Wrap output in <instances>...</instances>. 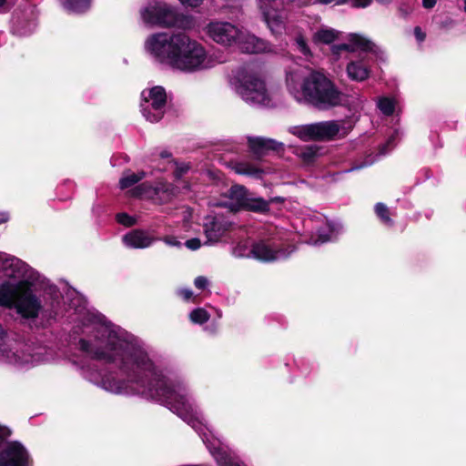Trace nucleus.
<instances>
[{"mask_svg":"<svg viewBox=\"0 0 466 466\" xmlns=\"http://www.w3.org/2000/svg\"><path fill=\"white\" fill-rule=\"evenodd\" d=\"M52 360L51 350L9 338L0 325V362L15 367H30Z\"/></svg>","mask_w":466,"mask_h":466,"instance_id":"obj_4","label":"nucleus"},{"mask_svg":"<svg viewBox=\"0 0 466 466\" xmlns=\"http://www.w3.org/2000/svg\"><path fill=\"white\" fill-rule=\"evenodd\" d=\"M194 284L197 289H204L208 286V280L207 278L199 276V277L196 278Z\"/></svg>","mask_w":466,"mask_h":466,"instance_id":"obj_38","label":"nucleus"},{"mask_svg":"<svg viewBox=\"0 0 466 466\" xmlns=\"http://www.w3.org/2000/svg\"><path fill=\"white\" fill-rule=\"evenodd\" d=\"M392 1L393 0H376L377 3L383 5H388L391 4Z\"/></svg>","mask_w":466,"mask_h":466,"instance_id":"obj_50","label":"nucleus"},{"mask_svg":"<svg viewBox=\"0 0 466 466\" xmlns=\"http://www.w3.org/2000/svg\"><path fill=\"white\" fill-rule=\"evenodd\" d=\"M7 0H0V7H3L6 4Z\"/></svg>","mask_w":466,"mask_h":466,"instance_id":"obj_52","label":"nucleus"},{"mask_svg":"<svg viewBox=\"0 0 466 466\" xmlns=\"http://www.w3.org/2000/svg\"><path fill=\"white\" fill-rule=\"evenodd\" d=\"M399 12L401 16L406 17L412 12V8L407 5H401L399 7Z\"/></svg>","mask_w":466,"mask_h":466,"instance_id":"obj_42","label":"nucleus"},{"mask_svg":"<svg viewBox=\"0 0 466 466\" xmlns=\"http://www.w3.org/2000/svg\"><path fill=\"white\" fill-rule=\"evenodd\" d=\"M92 0H62L66 9L73 13L86 11L91 5Z\"/></svg>","mask_w":466,"mask_h":466,"instance_id":"obj_27","label":"nucleus"},{"mask_svg":"<svg viewBox=\"0 0 466 466\" xmlns=\"http://www.w3.org/2000/svg\"><path fill=\"white\" fill-rule=\"evenodd\" d=\"M248 146L250 150L258 156L266 154L269 150L281 151L283 150L284 145L281 142H278L274 139L264 138V137H249Z\"/></svg>","mask_w":466,"mask_h":466,"instance_id":"obj_21","label":"nucleus"},{"mask_svg":"<svg viewBox=\"0 0 466 466\" xmlns=\"http://www.w3.org/2000/svg\"><path fill=\"white\" fill-rule=\"evenodd\" d=\"M299 156L305 163H311L320 156V148L313 145L306 146L300 149Z\"/></svg>","mask_w":466,"mask_h":466,"instance_id":"obj_29","label":"nucleus"},{"mask_svg":"<svg viewBox=\"0 0 466 466\" xmlns=\"http://www.w3.org/2000/svg\"><path fill=\"white\" fill-rule=\"evenodd\" d=\"M392 139H393V137H390V138L389 139V141H388V143H387V144H388V145H389V144H390V143L392 142Z\"/></svg>","mask_w":466,"mask_h":466,"instance_id":"obj_53","label":"nucleus"},{"mask_svg":"<svg viewBox=\"0 0 466 466\" xmlns=\"http://www.w3.org/2000/svg\"><path fill=\"white\" fill-rule=\"evenodd\" d=\"M7 435V431L5 428H3L2 426H0V444L2 443L3 440L5 438V436Z\"/></svg>","mask_w":466,"mask_h":466,"instance_id":"obj_48","label":"nucleus"},{"mask_svg":"<svg viewBox=\"0 0 466 466\" xmlns=\"http://www.w3.org/2000/svg\"><path fill=\"white\" fill-rule=\"evenodd\" d=\"M9 219V215L6 212L0 211V224L5 223Z\"/></svg>","mask_w":466,"mask_h":466,"instance_id":"obj_46","label":"nucleus"},{"mask_svg":"<svg viewBox=\"0 0 466 466\" xmlns=\"http://www.w3.org/2000/svg\"><path fill=\"white\" fill-rule=\"evenodd\" d=\"M229 227L230 223L221 217L208 218L205 223V234L208 241L210 243L218 241Z\"/></svg>","mask_w":466,"mask_h":466,"instance_id":"obj_18","label":"nucleus"},{"mask_svg":"<svg viewBox=\"0 0 466 466\" xmlns=\"http://www.w3.org/2000/svg\"><path fill=\"white\" fill-rule=\"evenodd\" d=\"M348 41V43L333 46L332 52L337 55L343 51L353 53L357 50H370L372 46V43L369 39L359 34H350Z\"/></svg>","mask_w":466,"mask_h":466,"instance_id":"obj_17","label":"nucleus"},{"mask_svg":"<svg viewBox=\"0 0 466 466\" xmlns=\"http://www.w3.org/2000/svg\"><path fill=\"white\" fill-rule=\"evenodd\" d=\"M295 248L290 245L283 247L281 243L276 240H260L253 244L250 253L252 258L265 261L272 262L287 258Z\"/></svg>","mask_w":466,"mask_h":466,"instance_id":"obj_12","label":"nucleus"},{"mask_svg":"<svg viewBox=\"0 0 466 466\" xmlns=\"http://www.w3.org/2000/svg\"><path fill=\"white\" fill-rule=\"evenodd\" d=\"M263 18L269 30L274 35H280L285 30L287 12L284 8H279L277 0H258Z\"/></svg>","mask_w":466,"mask_h":466,"instance_id":"obj_13","label":"nucleus"},{"mask_svg":"<svg viewBox=\"0 0 466 466\" xmlns=\"http://www.w3.org/2000/svg\"><path fill=\"white\" fill-rule=\"evenodd\" d=\"M29 454L18 441L5 443L0 451V466H28Z\"/></svg>","mask_w":466,"mask_h":466,"instance_id":"obj_14","label":"nucleus"},{"mask_svg":"<svg viewBox=\"0 0 466 466\" xmlns=\"http://www.w3.org/2000/svg\"><path fill=\"white\" fill-rule=\"evenodd\" d=\"M375 212H376L377 216L382 220L383 223H385L387 225L392 224V221L390 218L389 209L384 204L378 203L375 206Z\"/></svg>","mask_w":466,"mask_h":466,"instance_id":"obj_33","label":"nucleus"},{"mask_svg":"<svg viewBox=\"0 0 466 466\" xmlns=\"http://www.w3.org/2000/svg\"><path fill=\"white\" fill-rule=\"evenodd\" d=\"M296 43H297V46H298L299 50V51H300L304 56H309V55H310L309 48L308 47L307 43H306L305 39H304L302 36H299V37L296 39Z\"/></svg>","mask_w":466,"mask_h":466,"instance_id":"obj_36","label":"nucleus"},{"mask_svg":"<svg viewBox=\"0 0 466 466\" xmlns=\"http://www.w3.org/2000/svg\"><path fill=\"white\" fill-rule=\"evenodd\" d=\"M340 32L328 26H321L312 36L315 44L329 45L339 37Z\"/></svg>","mask_w":466,"mask_h":466,"instance_id":"obj_22","label":"nucleus"},{"mask_svg":"<svg viewBox=\"0 0 466 466\" xmlns=\"http://www.w3.org/2000/svg\"><path fill=\"white\" fill-rule=\"evenodd\" d=\"M0 307L15 309L23 318L35 319L43 306L31 285L0 280Z\"/></svg>","mask_w":466,"mask_h":466,"instance_id":"obj_6","label":"nucleus"},{"mask_svg":"<svg viewBox=\"0 0 466 466\" xmlns=\"http://www.w3.org/2000/svg\"><path fill=\"white\" fill-rule=\"evenodd\" d=\"M141 111L151 123L159 121L165 113L167 95L162 86L145 89L142 94Z\"/></svg>","mask_w":466,"mask_h":466,"instance_id":"obj_11","label":"nucleus"},{"mask_svg":"<svg viewBox=\"0 0 466 466\" xmlns=\"http://www.w3.org/2000/svg\"><path fill=\"white\" fill-rule=\"evenodd\" d=\"M203 32L217 45L234 47L239 37L240 28L228 21L211 19L204 25Z\"/></svg>","mask_w":466,"mask_h":466,"instance_id":"obj_9","label":"nucleus"},{"mask_svg":"<svg viewBox=\"0 0 466 466\" xmlns=\"http://www.w3.org/2000/svg\"><path fill=\"white\" fill-rule=\"evenodd\" d=\"M160 157L163 159L164 164L163 167H159L158 168L160 170H174L177 177L182 176L189 168L187 164H178L177 162L174 161L171 157V155L167 151H162L160 153Z\"/></svg>","mask_w":466,"mask_h":466,"instance_id":"obj_23","label":"nucleus"},{"mask_svg":"<svg viewBox=\"0 0 466 466\" xmlns=\"http://www.w3.org/2000/svg\"><path fill=\"white\" fill-rule=\"evenodd\" d=\"M209 318L210 315L208 314V312L202 308H198L192 310L189 314L190 320L196 324H203L207 322L209 319Z\"/></svg>","mask_w":466,"mask_h":466,"instance_id":"obj_31","label":"nucleus"},{"mask_svg":"<svg viewBox=\"0 0 466 466\" xmlns=\"http://www.w3.org/2000/svg\"><path fill=\"white\" fill-rule=\"evenodd\" d=\"M346 72L350 80L362 82L370 77V66L366 58L361 57L350 61L346 66Z\"/></svg>","mask_w":466,"mask_h":466,"instance_id":"obj_19","label":"nucleus"},{"mask_svg":"<svg viewBox=\"0 0 466 466\" xmlns=\"http://www.w3.org/2000/svg\"><path fill=\"white\" fill-rule=\"evenodd\" d=\"M414 35L418 41L422 42L425 39V34L421 31L420 27H415Z\"/></svg>","mask_w":466,"mask_h":466,"instance_id":"obj_44","label":"nucleus"},{"mask_svg":"<svg viewBox=\"0 0 466 466\" xmlns=\"http://www.w3.org/2000/svg\"><path fill=\"white\" fill-rule=\"evenodd\" d=\"M464 11L466 12V0H464Z\"/></svg>","mask_w":466,"mask_h":466,"instance_id":"obj_54","label":"nucleus"},{"mask_svg":"<svg viewBox=\"0 0 466 466\" xmlns=\"http://www.w3.org/2000/svg\"><path fill=\"white\" fill-rule=\"evenodd\" d=\"M0 274L13 283L31 285L36 279L35 272L21 259L7 255H0Z\"/></svg>","mask_w":466,"mask_h":466,"instance_id":"obj_10","label":"nucleus"},{"mask_svg":"<svg viewBox=\"0 0 466 466\" xmlns=\"http://www.w3.org/2000/svg\"><path fill=\"white\" fill-rule=\"evenodd\" d=\"M76 318L83 325L86 338L79 348L93 359L116 365L119 372L88 370L86 378L116 395H143L166 405L201 436L218 466H246L218 440H209L210 431L194 403L184 380L177 374L159 369L145 344L118 326L106 322L80 304L71 300Z\"/></svg>","mask_w":466,"mask_h":466,"instance_id":"obj_1","label":"nucleus"},{"mask_svg":"<svg viewBox=\"0 0 466 466\" xmlns=\"http://www.w3.org/2000/svg\"><path fill=\"white\" fill-rule=\"evenodd\" d=\"M234 47H238L241 51L250 54L270 51V47L267 42L242 29H240L239 37Z\"/></svg>","mask_w":466,"mask_h":466,"instance_id":"obj_16","label":"nucleus"},{"mask_svg":"<svg viewBox=\"0 0 466 466\" xmlns=\"http://www.w3.org/2000/svg\"><path fill=\"white\" fill-rule=\"evenodd\" d=\"M167 245L170 246V247H181V242L179 240L177 239V238L175 237H172V236H167L165 238H163L162 239Z\"/></svg>","mask_w":466,"mask_h":466,"instance_id":"obj_37","label":"nucleus"},{"mask_svg":"<svg viewBox=\"0 0 466 466\" xmlns=\"http://www.w3.org/2000/svg\"><path fill=\"white\" fill-rule=\"evenodd\" d=\"M316 141L332 140L347 135L343 123L328 120L314 123Z\"/></svg>","mask_w":466,"mask_h":466,"instance_id":"obj_15","label":"nucleus"},{"mask_svg":"<svg viewBox=\"0 0 466 466\" xmlns=\"http://www.w3.org/2000/svg\"><path fill=\"white\" fill-rule=\"evenodd\" d=\"M230 88L247 104L254 106H268L271 96L264 79L248 67L233 70L228 77Z\"/></svg>","mask_w":466,"mask_h":466,"instance_id":"obj_5","label":"nucleus"},{"mask_svg":"<svg viewBox=\"0 0 466 466\" xmlns=\"http://www.w3.org/2000/svg\"><path fill=\"white\" fill-rule=\"evenodd\" d=\"M124 244L131 248H146L155 241V238L147 231L141 229L131 230L123 236Z\"/></svg>","mask_w":466,"mask_h":466,"instance_id":"obj_20","label":"nucleus"},{"mask_svg":"<svg viewBox=\"0 0 466 466\" xmlns=\"http://www.w3.org/2000/svg\"><path fill=\"white\" fill-rule=\"evenodd\" d=\"M233 169L237 174L246 175L254 177H260L263 171L256 165L249 162L242 161L234 164Z\"/></svg>","mask_w":466,"mask_h":466,"instance_id":"obj_26","label":"nucleus"},{"mask_svg":"<svg viewBox=\"0 0 466 466\" xmlns=\"http://www.w3.org/2000/svg\"><path fill=\"white\" fill-rule=\"evenodd\" d=\"M116 220L118 223L124 225V226H127V227H130V226H133L135 223H136V220L134 218L128 216L127 214L126 213H119L116 215Z\"/></svg>","mask_w":466,"mask_h":466,"instance_id":"obj_34","label":"nucleus"},{"mask_svg":"<svg viewBox=\"0 0 466 466\" xmlns=\"http://www.w3.org/2000/svg\"><path fill=\"white\" fill-rule=\"evenodd\" d=\"M378 107L384 115L390 116L395 110V101L389 97H380L378 100Z\"/></svg>","mask_w":466,"mask_h":466,"instance_id":"obj_32","label":"nucleus"},{"mask_svg":"<svg viewBox=\"0 0 466 466\" xmlns=\"http://www.w3.org/2000/svg\"><path fill=\"white\" fill-rule=\"evenodd\" d=\"M142 21L150 25L161 27L182 26L183 15L170 5L160 1L151 0L140 9Z\"/></svg>","mask_w":466,"mask_h":466,"instance_id":"obj_7","label":"nucleus"},{"mask_svg":"<svg viewBox=\"0 0 466 466\" xmlns=\"http://www.w3.org/2000/svg\"><path fill=\"white\" fill-rule=\"evenodd\" d=\"M145 176L146 174L143 171L137 173H133L130 171L125 172L119 180L120 188L125 189L130 187L131 186L142 180Z\"/></svg>","mask_w":466,"mask_h":466,"instance_id":"obj_28","label":"nucleus"},{"mask_svg":"<svg viewBox=\"0 0 466 466\" xmlns=\"http://www.w3.org/2000/svg\"><path fill=\"white\" fill-rule=\"evenodd\" d=\"M289 94L299 104L311 106L319 110H329L343 102V94L323 73L295 68L286 76Z\"/></svg>","mask_w":466,"mask_h":466,"instance_id":"obj_3","label":"nucleus"},{"mask_svg":"<svg viewBox=\"0 0 466 466\" xmlns=\"http://www.w3.org/2000/svg\"><path fill=\"white\" fill-rule=\"evenodd\" d=\"M288 131H289V133L297 137L300 140H303V141L315 140L316 141L314 123L292 126V127H289Z\"/></svg>","mask_w":466,"mask_h":466,"instance_id":"obj_24","label":"nucleus"},{"mask_svg":"<svg viewBox=\"0 0 466 466\" xmlns=\"http://www.w3.org/2000/svg\"><path fill=\"white\" fill-rule=\"evenodd\" d=\"M436 0H422V5L423 7L430 9L436 5Z\"/></svg>","mask_w":466,"mask_h":466,"instance_id":"obj_45","label":"nucleus"},{"mask_svg":"<svg viewBox=\"0 0 466 466\" xmlns=\"http://www.w3.org/2000/svg\"><path fill=\"white\" fill-rule=\"evenodd\" d=\"M7 435V431L5 428H3L2 426H0V444L2 443L3 440L5 438V436Z\"/></svg>","mask_w":466,"mask_h":466,"instance_id":"obj_47","label":"nucleus"},{"mask_svg":"<svg viewBox=\"0 0 466 466\" xmlns=\"http://www.w3.org/2000/svg\"><path fill=\"white\" fill-rule=\"evenodd\" d=\"M186 247L191 250H196L200 248V240L198 238H192L186 241Z\"/></svg>","mask_w":466,"mask_h":466,"instance_id":"obj_40","label":"nucleus"},{"mask_svg":"<svg viewBox=\"0 0 466 466\" xmlns=\"http://www.w3.org/2000/svg\"><path fill=\"white\" fill-rule=\"evenodd\" d=\"M350 0H337V5H344L348 3Z\"/></svg>","mask_w":466,"mask_h":466,"instance_id":"obj_51","label":"nucleus"},{"mask_svg":"<svg viewBox=\"0 0 466 466\" xmlns=\"http://www.w3.org/2000/svg\"><path fill=\"white\" fill-rule=\"evenodd\" d=\"M147 54L157 64L183 74L207 72L222 61L185 32H158L147 37Z\"/></svg>","mask_w":466,"mask_h":466,"instance_id":"obj_2","label":"nucleus"},{"mask_svg":"<svg viewBox=\"0 0 466 466\" xmlns=\"http://www.w3.org/2000/svg\"><path fill=\"white\" fill-rule=\"evenodd\" d=\"M182 5H187L190 7L199 6L204 0H178Z\"/></svg>","mask_w":466,"mask_h":466,"instance_id":"obj_41","label":"nucleus"},{"mask_svg":"<svg viewBox=\"0 0 466 466\" xmlns=\"http://www.w3.org/2000/svg\"><path fill=\"white\" fill-rule=\"evenodd\" d=\"M233 254L238 258L252 257L250 249L247 251V248L244 244H238L236 248H234Z\"/></svg>","mask_w":466,"mask_h":466,"instance_id":"obj_35","label":"nucleus"},{"mask_svg":"<svg viewBox=\"0 0 466 466\" xmlns=\"http://www.w3.org/2000/svg\"><path fill=\"white\" fill-rule=\"evenodd\" d=\"M317 2L319 4H323V5H328V4H331V3H334L335 5H337V0H317Z\"/></svg>","mask_w":466,"mask_h":466,"instance_id":"obj_49","label":"nucleus"},{"mask_svg":"<svg viewBox=\"0 0 466 466\" xmlns=\"http://www.w3.org/2000/svg\"><path fill=\"white\" fill-rule=\"evenodd\" d=\"M216 206L226 207L232 211L247 209L250 211H266L268 203L261 198H256L248 193L243 186H232L225 198L215 204Z\"/></svg>","mask_w":466,"mask_h":466,"instance_id":"obj_8","label":"nucleus"},{"mask_svg":"<svg viewBox=\"0 0 466 466\" xmlns=\"http://www.w3.org/2000/svg\"><path fill=\"white\" fill-rule=\"evenodd\" d=\"M334 238V230L331 228L330 225H327L319 231L318 238L311 239V243L314 245L322 244L327 241L332 240Z\"/></svg>","mask_w":466,"mask_h":466,"instance_id":"obj_30","label":"nucleus"},{"mask_svg":"<svg viewBox=\"0 0 466 466\" xmlns=\"http://www.w3.org/2000/svg\"><path fill=\"white\" fill-rule=\"evenodd\" d=\"M168 191V188L164 184H158L157 187H152L150 185H147L146 183L141 184L138 186L136 189V194L140 197H147L153 198L156 195H159L160 193H167Z\"/></svg>","mask_w":466,"mask_h":466,"instance_id":"obj_25","label":"nucleus"},{"mask_svg":"<svg viewBox=\"0 0 466 466\" xmlns=\"http://www.w3.org/2000/svg\"><path fill=\"white\" fill-rule=\"evenodd\" d=\"M178 294L187 301L190 300L193 297V292L190 289H180Z\"/></svg>","mask_w":466,"mask_h":466,"instance_id":"obj_43","label":"nucleus"},{"mask_svg":"<svg viewBox=\"0 0 466 466\" xmlns=\"http://www.w3.org/2000/svg\"><path fill=\"white\" fill-rule=\"evenodd\" d=\"M372 0H351V5L357 8H365L371 4Z\"/></svg>","mask_w":466,"mask_h":466,"instance_id":"obj_39","label":"nucleus"}]
</instances>
